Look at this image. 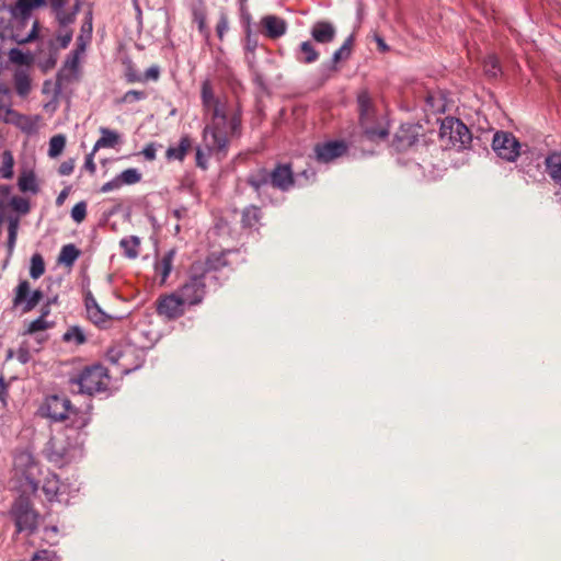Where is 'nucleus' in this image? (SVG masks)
<instances>
[{
    "label": "nucleus",
    "instance_id": "1",
    "mask_svg": "<svg viewBox=\"0 0 561 561\" xmlns=\"http://www.w3.org/2000/svg\"><path fill=\"white\" fill-rule=\"evenodd\" d=\"M201 99L205 114L210 121L203 130V146L196 148V165L207 169L209 156L218 160L227 157L230 141L241 136L242 119L238 106L232 108L225 99L217 96L210 80H204L201 87Z\"/></svg>",
    "mask_w": 561,
    "mask_h": 561
},
{
    "label": "nucleus",
    "instance_id": "2",
    "mask_svg": "<svg viewBox=\"0 0 561 561\" xmlns=\"http://www.w3.org/2000/svg\"><path fill=\"white\" fill-rule=\"evenodd\" d=\"M247 183L261 196L262 188L267 184L282 192H288L295 185V176L290 164L279 163L271 171L265 168L252 171L247 178Z\"/></svg>",
    "mask_w": 561,
    "mask_h": 561
},
{
    "label": "nucleus",
    "instance_id": "3",
    "mask_svg": "<svg viewBox=\"0 0 561 561\" xmlns=\"http://www.w3.org/2000/svg\"><path fill=\"white\" fill-rule=\"evenodd\" d=\"M110 381L108 370L101 364L85 366L69 378L72 391L89 396L106 391Z\"/></svg>",
    "mask_w": 561,
    "mask_h": 561
},
{
    "label": "nucleus",
    "instance_id": "4",
    "mask_svg": "<svg viewBox=\"0 0 561 561\" xmlns=\"http://www.w3.org/2000/svg\"><path fill=\"white\" fill-rule=\"evenodd\" d=\"M41 411L43 415L54 421H65L69 419L70 415H73L72 426L77 430L85 427L90 421V417L85 413H79L73 410L71 401L61 396L55 394L47 397Z\"/></svg>",
    "mask_w": 561,
    "mask_h": 561
},
{
    "label": "nucleus",
    "instance_id": "5",
    "mask_svg": "<svg viewBox=\"0 0 561 561\" xmlns=\"http://www.w3.org/2000/svg\"><path fill=\"white\" fill-rule=\"evenodd\" d=\"M206 273L199 264H193L187 280L178 289L176 294L184 305H199L206 295Z\"/></svg>",
    "mask_w": 561,
    "mask_h": 561
},
{
    "label": "nucleus",
    "instance_id": "6",
    "mask_svg": "<svg viewBox=\"0 0 561 561\" xmlns=\"http://www.w3.org/2000/svg\"><path fill=\"white\" fill-rule=\"evenodd\" d=\"M44 453L48 461L57 467H62L77 456L79 449L70 443L68 434H57L48 440Z\"/></svg>",
    "mask_w": 561,
    "mask_h": 561
},
{
    "label": "nucleus",
    "instance_id": "7",
    "mask_svg": "<svg viewBox=\"0 0 561 561\" xmlns=\"http://www.w3.org/2000/svg\"><path fill=\"white\" fill-rule=\"evenodd\" d=\"M439 136L447 145L458 149L467 148L472 141L469 128L458 118L446 117L443 119Z\"/></svg>",
    "mask_w": 561,
    "mask_h": 561
},
{
    "label": "nucleus",
    "instance_id": "8",
    "mask_svg": "<svg viewBox=\"0 0 561 561\" xmlns=\"http://www.w3.org/2000/svg\"><path fill=\"white\" fill-rule=\"evenodd\" d=\"M18 533L33 534L37 529L38 514L27 496H19L11 510Z\"/></svg>",
    "mask_w": 561,
    "mask_h": 561
},
{
    "label": "nucleus",
    "instance_id": "9",
    "mask_svg": "<svg viewBox=\"0 0 561 561\" xmlns=\"http://www.w3.org/2000/svg\"><path fill=\"white\" fill-rule=\"evenodd\" d=\"M357 104L359 111V122L366 136L371 139H385L388 136V131L381 127H374V105L369 93L364 90L357 96Z\"/></svg>",
    "mask_w": 561,
    "mask_h": 561
},
{
    "label": "nucleus",
    "instance_id": "10",
    "mask_svg": "<svg viewBox=\"0 0 561 561\" xmlns=\"http://www.w3.org/2000/svg\"><path fill=\"white\" fill-rule=\"evenodd\" d=\"M44 294L39 289L31 290L28 280L23 279L14 289L12 304L14 308H21L22 312L32 311L43 299Z\"/></svg>",
    "mask_w": 561,
    "mask_h": 561
},
{
    "label": "nucleus",
    "instance_id": "11",
    "mask_svg": "<svg viewBox=\"0 0 561 561\" xmlns=\"http://www.w3.org/2000/svg\"><path fill=\"white\" fill-rule=\"evenodd\" d=\"M492 148L496 154L507 161H514L520 154V144L515 136L507 131L495 133Z\"/></svg>",
    "mask_w": 561,
    "mask_h": 561
},
{
    "label": "nucleus",
    "instance_id": "12",
    "mask_svg": "<svg viewBox=\"0 0 561 561\" xmlns=\"http://www.w3.org/2000/svg\"><path fill=\"white\" fill-rule=\"evenodd\" d=\"M184 306L176 291L163 295L157 300V313L168 320H175L185 313Z\"/></svg>",
    "mask_w": 561,
    "mask_h": 561
},
{
    "label": "nucleus",
    "instance_id": "13",
    "mask_svg": "<svg viewBox=\"0 0 561 561\" xmlns=\"http://www.w3.org/2000/svg\"><path fill=\"white\" fill-rule=\"evenodd\" d=\"M16 470H21L24 476L27 488L31 492H36L38 489V481L36 474L39 471L38 465L34 461L33 457L27 453L20 454L14 461Z\"/></svg>",
    "mask_w": 561,
    "mask_h": 561
},
{
    "label": "nucleus",
    "instance_id": "14",
    "mask_svg": "<svg viewBox=\"0 0 561 561\" xmlns=\"http://www.w3.org/2000/svg\"><path fill=\"white\" fill-rule=\"evenodd\" d=\"M347 150L344 141H328L322 145H317L314 148L318 161L330 162L335 158L342 157Z\"/></svg>",
    "mask_w": 561,
    "mask_h": 561
},
{
    "label": "nucleus",
    "instance_id": "15",
    "mask_svg": "<svg viewBox=\"0 0 561 561\" xmlns=\"http://www.w3.org/2000/svg\"><path fill=\"white\" fill-rule=\"evenodd\" d=\"M417 128L413 125H402L394 135V144L399 150H404L417 141Z\"/></svg>",
    "mask_w": 561,
    "mask_h": 561
},
{
    "label": "nucleus",
    "instance_id": "16",
    "mask_svg": "<svg viewBox=\"0 0 561 561\" xmlns=\"http://www.w3.org/2000/svg\"><path fill=\"white\" fill-rule=\"evenodd\" d=\"M336 34L334 25L328 21H318L311 28L312 38L320 44L331 43Z\"/></svg>",
    "mask_w": 561,
    "mask_h": 561
},
{
    "label": "nucleus",
    "instance_id": "17",
    "mask_svg": "<svg viewBox=\"0 0 561 561\" xmlns=\"http://www.w3.org/2000/svg\"><path fill=\"white\" fill-rule=\"evenodd\" d=\"M267 37L275 39L283 36L287 31L286 22L276 15H266L261 21Z\"/></svg>",
    "mask_w": 561,
    "mask_h": 561
},
{
    "label": "nucleus",
    "instance_id": "18",
    "mask_svg": "<svg viewBox=\"0 0 561 561\" xmlns=\"http://www.w3.org/2000/svg\"><path fill=\"white\" fill-rule=\"evenodd\" d=\"M46 0H16V3L12 10L16 18L25 21L27 20L34 9L44 7Z\"/></svg>",
    "mask_w": 561,
    "mask_h": 561
},
{
    "label": "nucleus",
    "instance_id": "19",
    "mask_svg": "<svg viewBox=\"0 0 561 561\" xmlns=\"http://www.w3.org/2000/svg\"><path fill=\"white\" fill-rule=\"evenodd\" d=\"M193 141L190 136L185 135L181 137L178 146H171L165 152V157L169 160L183 161L187 152L192 149Z\"/></svg>",
    "mask_w": 561,
    "mask_h": 561
},
{
    "label": "nucleus",
    "instance_id": "20",
    "mask_svg": "<svg viewBox=\"0 0 561 561\" xmlns=\"http://www.w3.org/2000/svg\"><path fill=\"white\" fill-rule=\"evenodd\" d=\"M175 251H168L154 265L156 273L160 276V284H164L169 277L174 260Z\"/></svg>",
    "mask_w": 561,
    "mask_h": 561
},
{
    "label": "nucleus",
    "instance_id": "21",
    "mask_svg": "<svg viewBox=\"0 0 561 561\" xmlns=\"http://www.w3.org/2000/svg\"><path fill=\"white\" fill-rule=\"evenodd\" d=\"M546 170L552 181L561 187V153L553 152L546 158Z\"/></svg>",
    "mask_w": 561,
    "mask_h": 561
},
{
    "label": "nucleus",
    "instance_id": "22",
    "mask_svg": "<svg viewBox=\"0 0 561 561\" xmlns=\"http://www.w3.org/2000/svg\"><path fill=\"white\" fill-rule=\"evenodd\" d=\"M296 58L304 64H312L319 59V53L310 41L302 42L299 45Z\"/></svg>",
    "mask_w": 561,
    "mask_h": 561
},
{
    "label": "nucleus",
    "instance_id": "23",
    "mask_svg": "<svg viewBox=\"0 0 561 561\" xmlns=\"http://www.w3.org/2000/svg\"><path fill=\"white\" fill-rule=\"evenodd\" d=\"M101 137L96 140L93 151H98L101 148H114L119 141V135L106 127L100 128Z\"/></svg>",
    "mask_w": 561,
    "mask_h": 561
},
{
    "label": "nucleus",
    "instance_id": "24",
    "mask_svg": "<svg viewBox=\"0 0 561 561\" xmlns=\"http://www.w3.org/2000/svg\"><path fill=\"white\" fill-rule=\"evenodd\" d=\"M80 256V250L75 244H66L61 248L58 262L65 266H72L77 259Z\"/></svg>",
    "mask_w": 561,
    "mask_h": 561
},
{
    "label": "nucleus",
    "instance_id": "25",
    "mask_svg": "<svg viewBox=\"0 0 561 561\" xmlns=\"http://www.w3.org/2000/svg\"><path fill=\"white\" fill-rule=\"evenodd\" d=\"M119 245L128 259H136L139 255L140 239L136 236L124 238Z\"/></svg>",
    "mask_w": 561,
    "mask_h": 561
},
{
    "label": "nucleus",
    "instance_id": "26",
    "mask_svg": "<svg viewBox=\"0 0 561 561\" xmlns=\"http://www.w3.org/2000/svg\"><path fill=\"white\" fill-rule=\"evenodd\" d=\"M60 482L56 474L49 473L43 482L42 491L46 495L48 501H51L59 491Z\"/></svg>",
    "mask_w": 561,
    "mask_h": 561
},
{
    "label": "nucleus",
    "instance_id": "27",
    "mask_svg": "<svg viewBox=\"0 0 561 561\" xmlns=\"http://www.w3.org/2000/svg\"><path fill=\"white\" fill-rule=\"evenodd\" d=\"M260 219L261 210L259 207L251 205L244 208L241 219L243 227L253 228L260 222Z\"/></svg>",
    "mask_w": 561,
    "mask_h": 561
},
{
    "label": "nucleus",
    "instance_id": "28",
    "mask_svg": "<svg viewBox=\"0 0 561 561\" xmlns=\"http://www.w3.org/2000/svg\"><path fill=\"white\" fill-rule=\"evenodd\" d=\"M87 313L90 321L99 328H106L112 321V317L104 312L100 306L89 310Z\"/></svg>",
    "mask_w": 561,
    "mask_h": 561
},
{
    "label": "nucleus",
    "instance_id": "29",
    "mask_svg": "<svg viewBox=\"0 0 561 561\" xmlns=\"http://www.w3.org/2000/svg\"><path fill=\"white\" fill-rule=\"evenodd\" d=\"M66 146V137L61 134L55 135L49 140L48 156L57 158L61 154Z\"/></svg>",
    "mask_w": 561,
    "mask_h": 561
},
{
    "label": "nucleus",
    "instance_id": "30",
    "mask_svg": "<svg viewBox=\"0 0 561 561\" xmlns=\"http://www.w3.org/2000/svg\"><path fill=\"white\" fill-rule=\"evenodd\" d=\"M45 273V262L39 253L31 257L30 276L34 279L39 278Z\"/></svg>",
    "mask_w": 561,
    "mask_h": 561
},
{
    "label": "nucleus",
    "instance_id": "31",
    "mask_svg": "<svg viewBox=\"0 0 561 561\" xmlns=\"http://www.w3.org/2000/svg\"><path fill=\"white\" fill-rule=\"evenodd\" d=\"M9 226H8V251L11 254L14 250L16 237H18V230H19V218L18 217H10L9 218Z\"/></svg>",
    "mask_w": 561,
    "mask_h": 561
},
{
    "label": "nucleus",
    "instance_id": "32",
    "mask_svg": "<svg viewBox=\"0 0 561 561\" xmlns=\"http://www.w3.org/2000/svg\"><path fill=\"white\" fill-rule=\"evenodd\" d=\"M62 339L66 342H75L77 345H81L87 341L83 330L78 325L70 327L65 332Z\"/></svg>",
    "mask_w": 561,
    "mask_h": 561
},
{
    "label": "nucleus",
    "instance_id": "33",
    "mask_svg": "<svg viewBox=\"0 0 561 561\" xmlns=\"http://www.w3.org/2000/svg\"><path fill=\"white\" fill-rule=\"evenodd\" d=\"M14 159L10 151H4L2 154V165L0 168V175L3 179H11L13 176Z\"/></svg>",
    "mask_w": 561,
    "mask_h": 561
},
{
    "label": "nucleus",
    "instance_id": "34",
    "mask_svg": "<svg viewBox=\"0 0 561 561\" xmlns=\"http://www.w3.org/2000/svg\"><path fill=\"white\" fill-rule=\"evenodd\" d=\"M352 46H353V37L350 36L348 38H346V41L343 43V45L337 50L334 51V54L332 56L333 64H337L341 60L347 59L351 56Z\"/></svg>",
    "mask_w": 561,
    "mask_h": 561
},
{
    "label": "nucleus",
    "instance_id": "35",
    "mask_svg": "<svg viewBox=\"0 0 561 561\" xmlns=\"http://www.w3.org/2000/svg\"><path fill=\"white\" fill-rule=\"evenodd\" d=\"M19 188L22 192H33L37 191L35 176L33 173H24L19 178Z\"/></svg>",
    "mask_w": 561,
    "mask_h": 561
},
{
    "label": "nucleus",
    "instance_id": "36",
    "mask_svg": "<svg viewBox=\"0 0 561 561\" xmlns=\"http://www.w3.org/2000/svg\"><path fill=\"white\" fill-rule=\"evenodd\" d=\"M53 327V322L47 321L43 317H38L37 319L31 321L25 331L26 334H34L39 331H45Z\"/></svg>",
    "mask_w": 561,
    "mask_h": 561
},
{
    "label": "nucleus",
    "instance_id": "37",
    "mask_svg": "<svg viewBox=\"0 0 561 561\" xmlns=\"http://www.w3.org/2000/svg\"><path fill=\"white\" fill-rule=\"evenodd\" d=\"M11 206L15 211L20 214H27L30 211V203L26 198L21 196H12L7 204V206Z\"/></svg>",
    "mask_w": 561,
    "mask_h": 561
},
{
    "label": "nucleus",
    "instance_id": "38",
    "mask_svg": "<svg viewBox=\"0 0 561 561\" xmlns=\"http://www.w3.org/2000/svg\"><path fill=\"white\" fill-rule=\"evenodd\" d=\"M484 71L491 78H496L501 73L500 62L495 56H489L485 59Z\"/></svg>",
    "mask_w": 561,
    "mask_h": 561
},
{
    "label": "nucleus",
    "instance_id": "39",
    "mask_svg": "<svg viewBox=\"0 0 561 561\" xmlns=\"http://www.w3.org/2000/svg\"><path fill=\"white\" fill-rule=\"evenodd\" d=\"M117 178L121 184H135L140 181L141 175L136 169H127L123 171Z\"/></svg>",
    "mask_w": 561,
    "mask_h": 561
},
{
    "label": "nucleus",
    "instance_id": "40",
    "mask_svg": "<svg viewBox=\"0 0 561 561\" xmlns=\"http://www.w3.org/2000/svg\"><path fill=\"white\" fill-rule=\"evenodd\" d=\"M10 106H11V94L10 91L0 85V116L3 114L10 113Z\"/></svg>",
    "mask_w": 561,
    "mask_h": 561
},
{
    "label": "nucleus",
    "instance_id": "41",
    "mask_svg": "<svg viewBox=\"0 0 561 561\" xmlns=\"http://www.w3.org/2000/svg\"><path fill=\"white\" fill-rule=\"evenodd\" d=\"M15 89L20 95H25L31 90V82L26 75H16L15 76Z\"/></svg>",
    "mask_w": 561,
    "mask_h": 561
},
{
    "label": "nucleus",
    "instance_id": "42",
    "mask_svg": "<svg viewBox=\"0 0 561 561\" xmlns=\"http://www.w3.org/2000/svg\"><path fill=\"white\" fill-rule=\"evenodd\" d=\"M11 187L8 185H0V221L3 220L7 204L10 201Z\"/></svg>",
    "mask_w": 561,
    "mask_h": 561
},
{
    "label": "nucleus",
    "instance_id": "43",
    "mask_svg": "<svg viewBox=\"0 0 561 561\" xmlns=\"http://www.w3.org/2000/svg\"><path fill=\"white\" fill-rule=\"evenodd\" d=\"M87 217V204L85 202L77 203L71 209V218L77 222H82Z\"/></svg>",
    "mask_w": 561,
    "mask_h": 561
},
{
    "label": "nucleus",
    "instance_id": "44",
    "mask_svg": "<svg viewBox=\"0 0 561 561\" xmlns=\"http://www.w3.org/2000/svg\"><path fill=\"white\" fill-rule=\"evenodd\" d=\"M148 94L145 91L129 90L121 99L123 103H134L147 99Z\"/></svg>",
    "mask_w": 561,
    "mask_h": 561
},
{
    "label": "nucleus",
    "instance_id": "45",
    "mask_svg": "<svg viewBox=\"0 0 561 561\" xmlns=\"http://www.w3.org/2000/svg\"><path fill=\"white\" fill-rule=\"evenodd\" d=\"M228 28H229L228 16L224 11H221L219 14L217 25H216L217 36L220 41L224 39V36L227 33Z\"/></svg>",
    "mask_w": 561,
    "mask_h": 561
},
{
    "label": "nucleus",
    "instance_id": "46",
    "mask_svg": "<svg viewBox=\"0 0 561 561\" xmlns=\"http://www.w3.org/2000/svg\"><path fill=\"white\" fill-rule=\"evenodd\" d=\"M193 21L197 23L201 33H206V15L203 10L195 9L193 11Z\"/></svg>",
    "mask_w": 561,
    "mask_h": 561
},
{
    "label": "nucleus",
    "instance_id": "47",
    "mask_svg": "<svg viewBox=\"0 0 561 561\" xmlns=\"http://www.w3.org/2000/svg\"><path fill=\"white\" fill-rule=\"evenodd\" d=\"M55 11L57 14V20L61 26H67L68 24H71L75 21L76 12L68 13L65 12L62 9Z\"/></svg>",
    "mask_w": 561,
    "mask_h": 561
},
{
    "label": "nucleus",
    "instance_id": "48",
    "mask_svg": "<svg viewBox=\"0 0 561 561\" xmlns=\"http://www.w3.org/2000/svg\"><path fill=\"white\" fill-rule=\"evenodd\" d=\"M160 78V67L158 65H153L149 67L146 72L142 75V82L146 81H158Z\"/></svg>",
    "mask_w": 561,
    "mask_h": 561
},
{
    "label": "nucleus",
    "instance_id": "49",
    "mask_svg": "<svg viewBox=\"0 0 561 561\" xmlns=\"http://www.w3.org/2000/svg\"><path fill=\"white\" fill-rule=\"evenodd\" d=\"M125 78L128 83L142 82V75L138 73L133 66L127 67Z\"/></svg>",
    "mask_w": 561,
    "mask_h": 561
},
{
    "label": "nucleus",
    "instance_id": "50",
    "mask_svg": "<svg viewBox=\"0 0 561 561\" xmlns=\"http://www.w3.org/2000/svg\"><path fill=\"white\" fill-rule=\"evenodd\" d=\"M73 169H75V160L68 159L59 165L58 171H59V174H61V175H69L73 172Z\"/></svg>",
    "mask_w": 561,
    "mask_h": 561
},
{
    "label": "nucleus",
    "instance_id": "51",
    "mask_svg": "<svg viewBox=\"0 0 561 561\" xmlns=\"http://www.w3.org/2000/svg\"><path fill=\"white\" fill-rule=\"evenodd\" d=\"M38 28H39L38 21H34L33 27H32L31 32L28 33V35L24 38L18 39V42L21 44L33 42L34 39L37 38Z\"/></svg>",
    "mask_w": 561,
    "mask_h": 561
},
{
    "label": "nucleus",
    "instance_id": "52",
    "mask_svg": "<svg viewBox=\"0 0 561 561\" xmlns=\"http://www.w3.org/2000/svg\"><path fill=\"white\" fill-rule=\"evenodd\" d=\"M156 152H157V148L153 142L148 144L141 151L145 159L148 161H153L156 159Z\"/></svg>",
    "mask_w": 561,
    "mask_h": 561
},
{
    "label": "nucleus",
    "instance_id": "53",
    "mask_svg": "<svg viewBox=\"0 0 561 561\" xmlns=\"http://www.w3.org/2000/svg\"><path fill=\"white\" fill-rule=\"evenodd\" d=\"M96 151H91L87 157H85V161H84V169L91 173V174H94L95 171H96V165L94 163V154H95Z\"/></svg>",
    "mask_w": 561,
    "mask_h": 561
},
{
    "label": "nucleus",
    "instance_id": "54",
    "mask_svg": "<svg viewBox=\"0 0 561 561\" xmlns=\"http://www.w3.org/2000/svg\"><path fill=\"white\" fill-rule=\"evenodd\" d=\"M206 264L209 268H218L225 265L226 262L224 261V257L221 255H213L208 257Z\"/></svg>",
    "mask_w": 561,
    "mask_h": 561
},
{
    "label": "nucleus",
    "instance_id": "55",
    "mask_svg": "<svg viewBox=\"0 0 561 561\" xmlns=\"http://www.w3.org/2000/svg\"><path fill=\"white\" fill-rule=\"evenodd\" d=\"M121 185L122 184H121L118 178H116V179H114V180H112L110 182L104 183L102 185V187H101V192L107 193L110 191H113V190H116V188L121 187Z\"/></svg>",
    "mask_w": 561,
    "mask_h": 561
},
{
    "label": "nucleus",
    "instance_id": "56",
    "mask_svg": "<svg viewBox=\"0 0 561 561\" xmlns=\"http://www.w3.org/2000/svg\"><path fill=\"white\" fill-rule=\"evenodd\" d=\"M72 38V32H66L65 34L58 35L57 39L61 48H67Z\"/></svg>",
    "mask_w": 561,
    "mask_h": 561
},
{
    "label": "nucleus",
    "instance_id": "57",
    "mask_svg": "<svg viewBox=\"0 0 561 561\" xmlns=\"http://www.w3.org/2000/svg\"><path fill=\"white\" fill-rule=\"evenodd\" d=\"M32 561H51L50 553L47 550L38 551L33 556Z\"/></svg>",
    "mask_w": 561,
    "mask_h": 561
},
{
    "label": "nucleus",
    "instance_id": "58",
    "mask_svg": "<svg viewBox=\"0 0 561 561\" xmlns=\"http://www.w3.org/2000/svg\"><path fill=\"white\" fill-rule=\"evenodd\" d=\"M69 193H70V187H65V188L59 193V195L57 196V198H56V205H57V206H61V205H64V203H65L66 198L68 197Z\"/></svg>",
    "mask_w": 561,
    "mask_h": 561
},
{
    "label": "nucleus",
    "instance_id": "59",
    "mask_svg": "<svg viewBox=\"0 0 561 561\" xmlns=\"http://www.w3.org/2000/svg\"><path fill=\"white\" fill-rule=\"evenodd\" d=\"M8 396V385L3 377H0V400L5 403V397Z\"/></svg>",
    "mask_w": 561,
    "mask_h": 561
},
{
    "label": "nucleus",
    "instance_id": "60",
    "mask_svg": "<svg viewBox=\"0 0 561 561\" xmlns=\"http://www.w3.org/2000/svg\"><path fill=\"white\" fill-rule=\"evenodd\" d=\"M99 307V304L96 302L95 298L89 294L87 297H85V308H87V312L93 308H96Z\"/></svg>",
    "mask_w": 561,
    "mask_h": 561
},
{
    "label": "nucleus",
    "instance_id": "61",
    "mask_svg": "<svg viewBox=\"0 0 561 561\" xmlns=\"http://www.w3.org/2000/svg\"><path fill=\"white\" fill-rule=\"evenodd\" d=\"M51 300H47L41 308V316L39 317H43L44 319L47 318V316L50 313V305H51Z\"/></svg>",
    "mask_w": 561,
    "mask_h": 561
},
{
    "label": "nucleus",
    "instance_id": "62",
    "mask_svg": "<svg viewBox=\"0 0 561 561\" xmlns=\"http://www.w3.org/2000/svg\"><path fill=\"white\" fill-rule=\"evenodd\" d=\"M66 2L67 0H49L50 7L54 11L62 9Z\"/></svg>",
    "mask_w": 561,
    "mask_h": 561
},
{
    "label": "nucleus",
    "instance_id": "63",
    "mask_svg": "<svg viewBox=\"0 0 561 561\" xmlns=\"http://www.w3.org/2000/svg\"><path fill=\"white\" fill-rule=\"evenodd\" d=\"M82 31H88V32H91V31H92V23H91V21L87 22V23L82 26Z\"/></svg>",
    "mask_w": 561,
    "mask_h": 561
},
{
    "label": "nucleus",
    "instance_id": "64",
    "mask_svg": "<svg viewBox=\"0 0 561 561\" xmlns=\"http://www.w3.org/2000/svg\"><path fill=\"white\" fill-rule=\"evenodd\" d=\"M378 46L381 50H386L387 49V45L385 44V42L382 39H378Z\"/></svg>",
    "mask_w": 561,
    "mask_h": 561
}]
</instances>
